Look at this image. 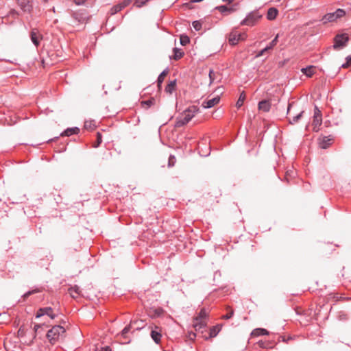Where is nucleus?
<instances>
[{
  "mask_svg": "<svg viewBox=\"0 0 351 351\" xmlns=\"http://www.w3.org/2000/svg\"><path fill=\"white\" fill-rule=\"evenodd\" d=\"M199 112V108L196 106L189 107L177 118L176 126L179 128L187 124Z\"/></svg>",
  "mask_w": 351,
  "mask_h": 351,
  "instance_id": "obj_1",
  "label": "nucleus"
},
{
  "mask_svg": "<svg viewBox=\"0 0 351 351\" xmlns=\"http://www.w3.org/2000/svg\"><path fill=\"white\" fill-rule=\"evenodd\" d=\"M208 316V313L205 308H202L199 315L195 318L193 327L196 331L203 332V329L205 328L206 325V318Z\"/></svg>",
  "mask_w": 351,
  "mask_h": 351,
  "instance_id": "obj_2",
  "label": "nucleus"
},
{
  "mask_svg": "<svg viewBox=\"0 0 351 351\" xmlns=\"http://www.w3.org/2000/svg\"><path fill=\"white\" fill-rule=\"evenodd\" d=\"M65 332L64 327L57 325L54 326L51 330H49L47 334V339L49 341L53 344Z\"/></svg>",
  "mask_w": 351,
  "mask_h": 351,
  "instance_id": "obj_3",
  "label": "nucleus"
},
{
  "mask_svg": "<svg viewBox=\"0 0 351 351\" xmlns=\"http://www.w3.org/2000/svg\"><path fill=\"white\" fill-rule=\"evenodd\" d=\"M247 38L245 33H241L237 29H234L228 36V42L232 45H237L239 41L245 40Z\"/></svg>",
  "mask_w": 351,
  "mask_h": 351,
  "instance_id": "obj_4",
  "label": "nucleus"
},
{
  "mask_svg": "<svg viewBox=\"0 0 351 351\" xmlns=\"http://www.w3.org/2000/svg\"><path fill=\"white\" fill-rule=\"evenodd\" d=\"M348 40L349 37L347 34H337L334 38V49L338 50L341 48L346 47Z\"/></svg>",
  "mask_w": 351,
  "mask_h": 351,
  "instance_id": "obj_5",
  "label": "nucleus"
},
{
  "mask_svg": "<svg viewBox=\"0 0 351 351\" xmlns=\"http://www.w3.org/2000/svg\"><path fill=\"white\" fill-rule=\"evenodd\" d=\"M261 14L256 12L250 14L242 22L241 25L252 26L254 25L261 18Z\"/></svg>",
  "mask_w": 351,
  "mask_h": 351,
  "instance_id": "obj_6",
  "label": "nucleus"
},
{
  "mask_svg": "<svg viewBox=\"0 0 351 351\" xmlns=\"http://www.w3.org/2000/svg\"><path fill=\"white\" fill-rule=\"evenodd\" d=\"M322 119L321 111L317 106H315L313 121V130L315 131H318L319 126L322 125Z\"/></svg>",
  "mask_w": 351,
  "mask_h": 351,
  "instance_id": "obj_7",
  "label": "nucleus"
},
{
  "mask_svg": "<svg viewBox=\"0 0 351 351\" xmlns=\"http://www.w3.org/2000/svg\"><path fill=\"white\" fill-rule=\"evenodd\" d=\"M45 315H48L51 319H54L56 315L53 313V309L51 307L40 308L36 313V318H39Z\"/></svg>",
  "mask_w": 351,
  "mask_h": 351,
  "instance_id": "obj_8",
  "label": "nucleus"
},
{
  "mask_svg": "<svg viewBox=\"0 0 351 351\" xmlns=\"http://www.w3.org/2000/svg\"><path fill=\"white\" fill-rule=\"evenodd\" d=\"M161 330L158 326H155L151 331V337L156 343H159L161 339Z\"/></svg>",
  "mask_w": 351,
  "mask_h": 351,
  "instance_id": "obj_9",
  "label": "nucleus"
},
{
  "mask_svg": "<svg viewBox=\"0 0 351 351\" xmlns=\"http://www.w3.org/2000/svg\"><path fill=\"white\" fill-rule=\"evenodd\" d=\"M30 37L32 43L38 46L40 43V40L42 39V36L36 29H33L31 32Z\"/></svg>",
  "mask_w": 351,
  "mask_h": 351,
  "instance_id": "obj_10",
  "label": "nucleus"
},
{
  "mask_svg": "<svg viewBox=\"0 0 351 351\" xmlns=\"http://www.w3.org/2000/svg\"><path fill=\"white\" fill-rule=\"evenodd\" d=\"M220 98L219 96L215 97L210 99H208L206 101L202 103V106L204 108H210L215 105H217L219 102Z\"/></svg>",
  "mask_w": 351,
  "mask_h": 351,
  "instance_id": "obj_11",
  "label": "nucleus"
},
{
  "mask_svg": "<svg viewBox=\"0 0 351 351\" xmlns=\"http://www.w3.org/2000/svg\"><path fill=\"white\" fill-rule=\"evenodd\" d=\"M278 34L276 35L274 39L270 43V44L267 47H266L265 49H263L259 52V53L257 55V57L261 56L264 55L266 52H267L269 50L272 49L278 43Z\"/></svg>",
  "mask_w": 351,
  "mask_h": 351,
  "instance_id": "obj_12",
  "label": "nucleus"
},
{
  "mask_svg": "<svg viewBox=\"0 0 351 351\" xmlns=\"http://www.w3.org/2000/svg\"><path fill=\"white\" fill-rule=\"evenodd\" d=\"M18 5L24 12H29L32 10V5L29 0H18Z\"/></svg>",
  "mask_w": 351,
  "mask_h": 351,
  "instance_id": "obj_13",
  "label": "nucleus"
},
{
  "mask_svg": "<svg viewBox=\"0 0 351 351\" xmlns=\"http://www.w3.org/2000/svg\"><path fill=\"white\" fill-rule=\"evenodd\" d=\"M301 71L307 77H311L316 71V66H309L306 68H302Z\"/></svg>",
  "mask_w": 351,
  "mask_h": 351,
  "instance_id": "obj_14",
  "label": "nucleus"
},
{
  "mask_svg": "<svg viewBox=\"0 0 351 351\" xmlns=\"http://www.w3.org/2000/svg\"><path fill=\"white\" fill-rule=\"evenodd\" d=\"M69 293L73 298H77L80 295L81 290L78 286L75 285L69 289Z\"/></svg>",
  "mask_w": 351,
  "mask_h": 351,
  "instance_id": "obj_15",
  "label": "nucleus"
},
{
  "mask_svg": "<svg viewBox=\"0 0 351 351\" xmlns=\"http://www.w3.org/2000/svg\"><path fill=\"white\" fill-rule=\"evenodd\" d=\"M270 103L267 100H263L258 103V109L264 112H268L270 110Z\"/></svg>",
  "mask_w": 351,
  "mask_h": 351,
  "instance_id": "obj_16",
  "label": "nucleus"
},
{
  "mask_svg": "<svg viewBox=\"0 0 351 351\" xmlns=\"http://www.w3.org/2000/svg\"><path fill=\"white\" fill-rule=\"evenodd\" d=\"M278 11L275 8H271L268 10L267 18L268 20H274L276 18Z\"/></svg>",
  "mask_w": 351,
  "mask_h": 351,
  "instance_id": "obj_17",
  "label": "nucleus"
},
{
  "mask_svg": "<svg viewBox=\"0 0 351 351\" xmlns=\"http://www.w3.org/2000/svg\"><path fill=\"white\" fill-rule=\"evenodd\" d=\"M80 131V129L77 127L72 128H68L66 130H64L61 135L62 136H69L73 134H77Z\"/></svg>",
  "mask_w": 351,
  "mask_h": 351,
  "instance_id": "obj_18",
  "label": "nucleus"
},
{
  "mask_svg": "<svg viewBox=\"0 0 351 351\" xmlns=\"http://www.w3.org/2000/svg\"><path fill=\"white\" fill-rule=\"evenodd\" d=\"M156 99L154 97H152L148 100L142 101L141 105L143 107H145L146 108H149L150 106L156 104Z\"/></svg>",
  "mask_w": 351,
  "mask_h": 351,
  "instance_id": "obj_19",
  "label": "nucleus"
},
{
  "mask_svg": "<svg viewBox=\"0 0 351 351\" xmlns=\"http://www.w3.org/2000/svg\"><path fill=\"white\" fill-rule=\"evenodd\" d=\"M268 334L269 332L264 328H256L252 332V335L254 336L267 335Z\"/></svg>",
  "mask_w": 351,
  "mask_h": 351,
  "instance_id": "obj_20",
  "label": "nucleus"
},
{
  "mask_svg": "<svg viewBox=\"0 0 351 351\" xmlns=\"http://www.w3.org/2000/svg\"><path fill=\"white\" fill-rule=\"evenodd\" d=\"M323 19L324 20L325 22H332L335 21L337 19L336 18L335 12H333L326 14L324 16Z\"/></svg>",
  "mask_w": 351,
  "mask_h": 351,
  "instance_id": "obj_21",
  "label": "nucleus"
},
{
  "mask_svg": "<svg viewBox=\"0 0 351 351\" xmlns=\"http://www.w3.org/2000/svg\"><path fill=\"white\" fill-rule=\"evenodd\" d=\"M167 74H168V71H163L159 75V77L158 78V81H157L158 88H160L161 86V84H162V82L164 81L165 78L166 77V76L167 75Z\"/></svg>",
  "mask_w": 351,
  "mask_h": 351,
  "instance_id": "obj_22",
  "label": "nucleus"
},
{
  "mask_svg": "<svg viewBox=\"0 0 351 351\" xmlns=\"http://www.w3.org/2000/svg\"><path fill=\"white\" fill-rule=\"evenodd\" d=\"M245 99V93L244 91H243L241 93L239 98L236 103V106L238 108H241L243 106Z\"/></svg>",
  "mask_w": 351,
  "mask_h": 351,
  "instance_id": "obj_23",
  "label": "nucleus"
},
{
  "mask_svg": "<svg viewBox=\"0 0 351 351\" xmlns=\"http://www.w3.org/2000/svg\"><path fill=\"white\" fill-rule=\"evenodd\" d=\"M173 53H174L173 58L176 60L180 59L183 56V54H184V52L182 51V50L178 49V48L173 49Z\"/></svg>",
  "mask_w": 351,
  "mask_h": 351,
  "instance_id": "obj_24",
  "label": "nucleus"
},
{
  "mask_svg": "<svg viewBox=\"0 0 351 351\" xmlns=\"http://www.w3.org/2000/svg\"><path fill=\"white\" fill-rule=\"evenodd\" d=\"M123 9L122 6L121 5L120 3L113 6L110 10V14L111 15H114L116 13L120 12L121 10Z\"/></svg>",
  "mask_w": 351,
  "mask_h": 351,
  "instance_id": "obj_25",
  "label": "nucleus"
},
{
  "mask_svg": "<svg viewBox=\"0 0 351 351\" xmlns=\"http://www.w3.org/2000/svg\"><path fill=\"white\" fill-rule=\"evenodd\" d=\"M303 112H304L302 111L298 114H297L296 116H294L292 119H289V123L295 124L297 122H298V121L301 119Z\"/></svg>",
  "mask_w": 351,
  "mask_h": 351,
  "instance_id": "obj_26",
  "label": "nucleus"
},
{
  "mask_svg": "<svg viewBox=\"0 0 351 351\" xmlns=\"http://www.w3.org/2000/svg\"><path fill=\"white\" fill-rule=\"evenodd\" d=\"M180 40L181 45L184 46L187 45L190 41L189 38L185 35H181L180 37Z\"/></svg>",
  "mask_w": 351,
  "mask_h": 351,
  "instance_id": "obj_27",
  "label": "nucleus"
},
{
  "mask_svg": "<svg viewBox=\"0 0 351 351\" xmlns=\"http://www.w3.org/2000/svg\"><path fill=\"white\" fill-rule=\"evenodd\" d=\"M84 127L86 129H93L95 127V123L92 121H86L84 123Z\"/></svg>",
  "mask_w": 351,
  "mask_h": 351,
  "instance_id": "obj_28",
  "label": "nucleus"
},
{
  "mask_svg": "<svg viewBox=\"0 0 351 351\" xmlns=\"http://www.w3.org/2000/svg\"><path fill=\"white\" fill-rule=\"evenodd\" d=\"M148 1L149 0H135L134 5H136L138 8H141V7L143 6L144 5H145V3Z\"/></svg>",
  "mask_w": 351,
  "mask_h": 351,
  "instance_id": "obj_29",
  "label": "nucleus"
},
{
  "mask_svg": "<svg viewBox=\"0 0 351 351\" xmlns=\"http://www.w3.org/2000/svg\"><path fill=\"white\" fill-rule=\"evenodd\" d=\"M335 16L337 19L341 18L343 16L346 14L345 11L342 9H338L335 12Z\"/></svg>",
  "mask_w": 351,
  "mask_h": 351,
  "instance_id": "obj_30",
  "label": "nucleus"
},
{
  "mask_svg": "<svg viewBox=\"0 0 351 351\" xmlns=\"http://www.w3.org/2000/svg\"><path fill=\"white\" fill-rule=\"evenodd\" d=\"M217 9L221 12V13H223L225 12H232L233 10L231 9V8H228V7L225 6V5H221V6H219L217 8Z\"/></svg>",
  "mask_w": 351,
  "mask_h": 351,
  "instance_id": "obj_31",
  "label": "nucleus"
},
{
  "mask_svg": "<svg viewBox=\"0 0 351 351\" xmlns=\"http://www.w3.org/2000/svg\"><path fill=\"white\" fill-rule=\"evenodd\" d=\"M193 27L197 30L199 31L202 28V23L199 21H194L193 23Z\"/></svg>",
  "mask_w": 351,
  "mask_h": 351,
  "instance_id": "obj_32",
  "label": "nucleus"
},
{
  "mask_svg": "<svg viewBox=\"0 0 351 351\" xmlns=\"http://www.w3.org/2000/svg\"><path fill=\"white\" fill-rule=\"evenodd\" d=\"M233 315H234V311H233V310L230 309L226 315H225L222 317V318L225 319H228L231 318L233 316Z\"/></svg>",
  "mask_w": 351,
  "mask_h": 351,
  "instance_id": "obj_33",
  "label": "nucleus"
},
{
  "mask_svg": "<svg viewBox=\"0 0 351 351\" xmlns=\"http://www.w3.org/2000/svg\"><path fill=\"white\" fill-rule=\"evenodd\" d=\"M101 134L99 132L97 134V145H95V147H98L99 144L101 143Z\"/></svg>",
  "mask_w": 351,
  "mask_h": 351,
  "instance_id": "obj_34",
  "label": "nucleus"
},
{
  "mask_svg": "<svg viewBox=\"0 0 351 351\" xmlns=\"http://www.w3.org/2000/svg\"><path fill=\"white\" fill-rule=\"evenodd\" d=\"M132 0H123L120 4L122 6L123 9L130 5Z\"/></svg>",
  "mask_w": 351,
  "mask_h": 351,
  "instance_id": "obj_35",
  "label": "nucleus"
},
{
  "mask_svg": "<svg viewBox=\"0 0 351 351\" xmlns=\"http://www.w3.org/2000/svg\"><path fill=\"white\" fill-rule=\"evenodd\" d=\"M176 162V158L173 156H170L169 158V166L171 167L174 165V163Z\"/></svg>",
  "mask_w": 351,
  "mask_h": 351,
  "instance_id": "obj_36",
  "label": "nucleus"
},
{
  "mask_svg": "<svg viewBox=\"0 0 351 351\" xmlns=\"http://www.w3.org/2000/svg\"><path fill=\"white\" fill-rule=\"evenodd\" d=\"M219 330H217L216 328H213L210 330V337H215L217 334Z\"/></svg>",
  "mask_w": 351,
  "mask_h": 351,
  "instance_id": "obj_37",
  "label": "nucleus"
},
{
  "mask_svg": "<svg viewBox=\"0 0 351 351\" xmlns=\"http://www.w3.org/2000/svg\"><path fill=\"white\" fill-rule=\"evenodd\" d=\"M176 80H172L168 84L167 88H174L176 86Z\"/></svg>",
  "mask_w": 351,
  "mask_h": 351,
  "instance_id": "obj_38",
  "label": "nucleus"
},
{
  "mask_svg": "<svg viewBox=\"0 0 351 351\" xmlns=\"http://www.w3.org/2000/svg\"><path fill=\"white\" fill-rule=\"evenodd\" d=\"M216 73L213 72V71H210L209 72V77L211 82H213L215 78Z\"/></svg>",
  "mask_w": 351,
  "mask_h": 351,
  "instance_id": "obj_39",
  "label": "nucleus"
},
{
  "mask_svg": "<svg viewBox=\"0 0 351 351\" xmlns=\"http://www.w3.org/2000/svg\"><path fill=\"white\" fill-rule=\"evenodd\" d=\"M130 329V326L125 327L123 328V330H122V335H125V334H127L129 332Z\"/></svg>",
  "mask_w": 351,
  "mask_h": 351,
  "instance_id": "obj_40",
  "label": "nucleus"
},
{
  "mask_svg": "<svg viewBox=\"0 0 351 351\" xmlns=\"http://www.w3.org/2000/svg\"><path fill=\"white\" fill-rule=\"evenodd\" d=\"M96 351H111V350L108 346H105V347L101 348L100 349H97Z\"/></svg>",
  "mask_w": 351,
  "mask_h": 351,
  "instance_id": "obj_41",
  "label": "nucleus"
},
{
  "mask_svg": "<svg viewBox=\"0 0 351 351\" xmlns=\"http://www.w3.org/2000/svg\"><path fill=\"white\" fill-rule=\"evenodd\" d=\"M85 1H86V0H74L75 3L77 4V5H82Z\"/></svg>",
  "mask_w": 351,
  "mask_h": 351,
  "instance_id": "obj_42",
  "label": "nucleus"
},
{
  "mask_svg": "<svg viewBox=\"0 0 351 351\" xmlns=\"http://www.w3.org/2000/svg\"><path fill=\"white\" fill-rule=\"evenodd\" d=\"M320 147L322 149H326L328 147V145L325 144V139H324L323 143H321Z\"/></svg>",
  "mask_w": 351,
  "mask_h": 351,
  "instance_id": "obj_43",
  "label": "nucleus"
},
{
  "mask_svg": "<svg viewBox=\"0 0 351 351\" xmlns=\"http://www.w3.org/2000/svg\"><path fill=\"white\" fill-rule=\"evenodd\" d=\"M350 65V64L348 63V62H346V63L342 64L341 67L343 69H346V68L349 67Z\"/></svg>",
  "mask_w": 351,
  "mask_h": 351,
  "instance_id": "obj_44",
  "label": "nucleus"
},
{
  "mask_svg": "<svg viewBox=\"0 0 351 351\" xmlns=\"http://www.w3.org/2000/svg\"><path fill=\"white\" fill-rule=\"evenodd\" d=\"M346 62H348V63H350L351 64V55L348 56L346 58Z\"/></svg>",
  "mask_w": 351,
  "mask_h": 351,
  "instance_id": "obj_45",
  "label": "nucleus"
},
{
  "mask_svg": "<svg viewBox=\"0 0 351 351\" xmlns=\"http://www.w3.org/2000/svg\"><path fill=\"white\" fill-rule=\"evenodd\" d=\"M291 105H292L291 104H289L288 109H287V113H288V114H289V112H290V109H291Z\"/></svg>",
  "mask_w": 351,
  "mask_h": 351,
  "instance_id": "obj_46",
  "label": "nucleus"
},
{
  "mask_svg": "<svg viewBox=\"0 0 351 351\" xmlns=\"http://www.w3.org/2000/svg\"><path fill=\"white\" fill-rule=\"evenodd\" d=\"M32 292L29 291V292L26 293L24 295V296H25V297H27L28 295H31V294H32Z\"/></svg>",
  "mask_w": 351,
  "mask_h": 351,
  "instance_id": "obj_47",
  "label": "nucleus"
},
{
  "mask_svg": "<svg viewBox=\"0 0 351 351\" xmlns=\"http://www.w3.org/2000/svg\"><path fill=\"white\" fill-rule=\"evenodd\" d=\"M39 327H40V325H38V324H36V325L34 326V329H35L36 330H37L38 329V328H39Z\"/></svg>",
  "mask_w": 351,
  "mask_h": 351,
  "instance_id": "obj_48",
  "label": "nucleus"
},
{
  "mask_svg": "<svg viewBox=\"0 0 351 351\" xmlns=\"http://www.w3.org/2000/svg\"><path fill=\"white\" fill-rule=\"evenodd\" d=\"M223 1L230 3L232 2L234 0H223Z\"/></svg>",
  "mask_w": 351,
  "mask_h": 351,
  "instance_id": "obj_49",
  "label": "nucleus"
},
{
  "mask_svg": "<svg viewBox=\"0 0 351 351\" xmlns=\"http://www.w3.org/2000/svg\"><path fill=\"white\" fill-rule=\"evenodd\" d=\"M161 312H162V310H161V309H160V310H158V311H157V313L159 315V314H160V313H161Z\"/></svg>",
  "mask_w": 351,
  "mask_h": 351,
  "instance_id": "obj_50",
  "label": "nucleus"
},
{
  "mask_svg": "<svg viewBox=\"0 0 351 351\" xmlns=\"http://www.w3.org/2000/svg\"><path fill=\"white\" fill-rule=\"evenodd\" d=\"M202 0H193V1H195V2H199V1H202Z\"/></svg>",
  "mask_w": 351,
  "mask_h": 351,
  "instance_id": "obj_51",
  "label": "nucleus"
},
{
  "mask_svg": "<svg viewBox=\"0 0 351 351\" xmlns=\"http://www.w3.org/2000/svg\"><path fill=\"white\" fill-rule=\"evenodd\" d=\"M192 335H193V337H195V333H192ZM190 337H191V334H190Z\"/></svg>",
  "mask_w": 351,
  "mask_h": 351,
  "instance_id": "obj_52",
  "label": "nucleus"
},
{
  "mask_svg": "<svg viewBox=\"0 0 351 351\" xmlns=\"http://www.w3.org/2000/svg\"><path fill=\"white\" fill-rule=\"evenodd\" d=\"M289 175V171H287V175H286V177L287 178V176Z\"/></svg>",
  "mask_w": 351,
  "mask_h": 351,
  "instance_id": "obj_53",
  "label": "nucleus"
},
{
  "mask_svg": "<svg viewBox=\"0 0 351 351\" xmlns=\"http://www.w3.org/2000/svg\"><path fill=\"white\" fill-rule=\"evenodd\" d=\"M327 141H328V145H330V141L331 140H330V139H328Z\"/></svg>",
  "mask_w": 351,
  "mask_h": 351,
  "instance_id": "obj_54",
  "label": "nucleus"
},
{
  "mask_svg": "<svg viewBox=\"0 0 351 351\" xmlns=\"http://www.w3.org/2000/svg\"><path fill=\"white\" fill-rule=\"evenodd\" d=\"M173 89H169V92L170 94L172 93V91H171Z\"/></svg>",
  "mask_w": 351,
  "mask_h": 351,
  "instance_id": "obj_55",
  "label": "nucleus"
}]
</instances>
